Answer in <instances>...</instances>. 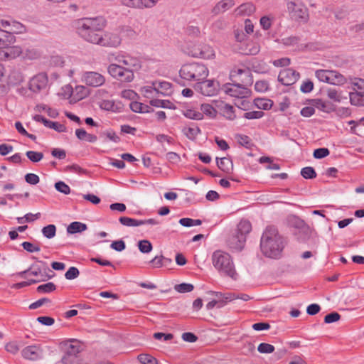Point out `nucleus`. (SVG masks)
I'll return each mask as SVG.
<instances>
[{"mask_svg":"<svg viewBox=\"0 0 364 364\" xmlns=\"http://www.w3.org/2000/svg\"><path fill=\"white\" fill-rule=\"evenodd\" d=\"M87 229L86 224L80 222H73L67 228V232L68 234H75L82 232Z\"/></svg>","mask_w":364,"mask_h":364,"instance_id":"nucleus-28","label":"nucleus"},{"mask_svg":"<svg viewBox=\"0 0 364 364\" xmlns=\"http://www.w3.org/2000/svg\"><path fill=\"white\" fill-rule=\"evenodd\" d=\"M274 346L266 343H262L257 347V350L260 353H272L274 351Z\"/></svg>","mask_w":364,"mask_h":364,"instance_id":"nucleus-56","label":"nucleus"},{"mask_svg":"<svg viewBox=\"0 0 364 364\" xmlns=\"http://www.w3.org/2000/svg\"><path fill=\"white\" fill-rule=\"evenodd\" d=\"M106 26L107 21L102 16L82 18L75 22V28L79 36L93 44L99 39L98 32L102 31Z\"/></svg>","mask_w":364,"mask_h":364,"instance_id":"nucleus-1","label":"nucleus"},{"mask_svg":"<svg viewBox=\"0 0 364 364\" xmlns=\"http://www.w3.org/2000/svg\"><path fill=\"white\" fill-rule=\"evenodd\" d=\"M48 87V77L46 73H39L31 77L28 82V89L33 93H40Z\"/></svg>","mask_w":364,"mask_h":364,"instance_id":"nucleus-9","label":"nucleus"},{"mask_svg":"<svg viewBox=\"0 0 364 364\" xmlns=\"http://www.w3.org/2000/svg\"><path fill=\"white\" fill-rule=\"evenodd\" d=\"M119 223L127 227H138L140 225H143V223L141 220H137L134 218H131L129 217H120L119 218Z\"/></svg>","mask_w":364,"mask_h":364,"instance_id":"nucleus-37","label":"nucleus"},{"mask_svg":"<svg viewBox=\"0 0 364 364\" xmlns=\"http://www.w3.org/2000/svg\"><path fill=\"white\" fill-rule=\"evenodd\" d=\"M287 9L290 17L296 21L306 22L309 18L308 9L301 2L288 1Z\"/></svg>","mask_w":364,"mask_h":364,"instance_id":"nucleus-7","label":"nucleus"},{"mask_svg":"<svg viewBox=\"0 0 364 364\" xmlns=\"http://www.w3.org/2000/svg\"><path fill=\"white\" fill-rule=\"evenodd\" d=\"M212 263L217 271L223 276L236 280L238 274L231 256L222 250H215L212 257Z\"/></svg>","mask_w":364,"mask_h":364,"instance_id":"nucleus-3","label":"nucleus"},{"mask_svg":"<svg viewBox=\"0 0 364 364\" xmlns=\"http://www.w3.org/2000/svg\"><path fill=\"white\" fill-rule=\"evenodd\" d=\"M219 84L213 80H200L196 85V90L205 96H214L217 94Z\"/></svg>","mask_w":364,"mask_h":364,"instance_id":"nucleus-12","label":"nucleus"},{"mask_svg":"<svg viewBox=\"0 0 364 364\" xmlns=\"http://www.w3.org/2000/svg\"><path fill=\"white\" fill-rule=\"evenodd\" d=\"M81 80L87 86L97 87L105 84V77L97 72L86 71L82 73Z\"/></svg>","mask_w":364,"mask_h":364,"instance_id":"nucleus-11","label":"nucleus"},{"mask_svg":"<svg viewBox=\"0 0 364 364\" xmlns=\"http://www.w3.org/2000/svg\"><path fill=\"white\" fill-rule=\"evenodd\" d=\"M21 354L25 359L36 360L41 358L42 350L37 346H28L23 349Z\"/></svg>","mask_w":364,"mask_h":364,"instance_id":"nucleus-18","label":"nucleus"},{"mask_svg":"<svg viewBox=\"0 0 364 364\" xmlns=\"http://www.w3.org/2000/svg\"><path fill=\"white\" fill-rule=\"evenodd\" d=\"M251 230L252 225L248 220H241L237 225L235 233L228 240L230 247L236 250H241L246 242V237Z\"/></svg>","mask_w":364,"mask_h":364,"instance_id":"nucleus-5","label":"nucleus"},{"mask_svg":"<svg viewBox=\"0 0 364 364\" xmlns=\"http://www.w3.org/2000/svg\"><path fill=\"white\" fill-rule=\"evenodd\" d=\"M80 274V272L77 268L71 267L65 274V277L68 280H72L77 278Z\"/></svg>","mask_w":364,"mask_h":364,"instance_id":"nucleus-59","label":"nucleus"},{"mask_svg":"<svg viewBox=\"0 0 364 364\" xmlns=\"http://www.w3.org/2000/svg\"><path fill=\"white\" fill-rule=\"evenodd\" d=\"M221 114L228 119L232 120L235 118V114L232 106L223 102H220L217 105Z\"/></svg>","mask_w":364,"mask_h":364,"instance_id":"nucleus-21","label":"nucleus"},{"mask_svg":"<svg viewBox=\"0 0 364 364\" xmlns=\"http://www.w3.org/2000/svg\"><path fill=\"white\" fill-rule=\"evenodd\" d=\"M46 127L53 129L54 130L58 132H63L65 131V127L63 124H60L58 122H52L48 119V122H46Z\"/></svg>","mask_w":364,"mask_h":364,"instance_id":"nucleus-57","label":"nucleus"},{"mask_svg":"<svg viewBox=\"0 0 364 364\" xmlns=\"http://www.w3.org/2000/svg\"><path fill=\"white\" fill-rule=\"evenodd\" d=\"M65 63L64 59L60 55H53L50 59V64L56 67H63Z\"/></svg>","mask_w":364,"mask_h":364,"instance_id":"nucleus-63","label":"nucleus"},{"mask_svg":"<svg viewBox=\"0 0 364 364\" xmlns=\"http://www.w3.org/2000/svg\"><path fill=\"white\" fill-rule=\"evenodd\" d=\"M65 90L70 92V101L73 102H77L85 98L88 95L87 87L83 85H76L74 88H73L70 85H67L65 87Z\"/></svg>","mask_w":364,"mask_h":364,"instance_id":"nucleus-14","label":"nucleus"},{"mask_svg":"<svg viewBox=\"0 0 364 364\" xmlns=\"http://www.w3.org/2000/svg\"><path fill=\"white\" fill-rule=\"evenodd\" d=\"M9 51L10 52V55L14 59L19 57L23 54V48L19 46H7Z\"/></svg>","mask_w":364,"mask_h":364,"instance_id":"nucleus-54","label":"nucleus"},{"mask_svg":"<svg viewBox=\"0 0 364 364\" xmlns=\"http://www.w3.org/2000/svg\"><path fill=\"white\" fill-rule=\"evenodd\" d=\"M264 115L262 111H251L247 112L244 114L243 117L247 119H260Z\"/></svg>","mask_w":364,"mask_h":364,"instance_id":"nucleus-58","label":"nucleus"},{"mask_svg":"<svg viewBox=\"0 0 364 364\" xmlns=\"http://www.w3.org/2000/svg\"><path fill=\"white\" fill-rule=\"evenodd\" d=\"M55 188L58 191L65 195H68L70 193V188L63 181H58L55 183Z\"/></svg>","mask_w":364,"mask_h":364,"instance_id":"nucleus-55","label":"nucleus"},{"mask_svg":"<svg viewBox=\"0 0 364 364\" xmlns=\"http://www.w3.org/2000/svg\"><path fill=\"white\" fill-rule=\"evenodd\" d=\"M200 112L210 118H215L217 116V110L210 104H202Z\"/></svg>","mask_w":364,"mask_h":364,"instance_id":"nucleus-39","label":"nucleus"},{"mask_svg":"<svg viewBox=\"0 0 364 364\" xmlns=\"http://www.w3.org/2000/svg\"><path fill=\"white\" fill-rule=\"evenodd\" d=\"M183 134L190 139H194L199 134L200 129L198 127H184L183 129Z\"/></svg>","mask_w":364,"mask_h":364,"instance_id":"nucleus-43","label":"nucleus"},{"mask_svg":"<svg viewBox=\"0 0 364 364\" xmlns=\"http://www.w3.org/2000/svg\"><path fill=\"white\" fill-rule=\"evenodd\" d=\"M299 77V73L291 68L282 70L278 75V80L284 85L289 86L294 84Z\"/></svg>","mask_w":364,"mask_h":364,"instance_id":"nucleus-13","label":"nucleus"},{"mask_svg":"<svg viewBox=\"0 0 364 364\" xmlns=\"http://www.w3.org/2000/svg\"><path fill=\"white\" fill-rule=\"evenodd\" d=\"M138 360L141 364H158V360L149 354H140Z\"/></svg>","mask_w":364,"mask_h":364,"instance_id":"nucleus-46","label":"nucleus"},{"mask_svg":"<svg viewBox=\"0 0 364 364\" xmlns=\"http://www.w3.org/2000/svg\"><path fill=\"white\" fill-rule=\"evenodd\" d=\"M329 71L330 70H317L315 76L320 82L328 83Z\"/></svg>","mask_w":364,"mask_h":364,"instance_id":"nucleus-47","label":"nucleus"},{"mask_svg":"<svg viewBox=\"0 0 364 364\" xmlns=\"http://www.w3.org/2000/svg\"><path fill=\"white\" fill-rule=\"evenodd\" d=\"M200 49L201 50V55H200V58L210 59L215 56L214 50L209 45L201 44V48Z\"/></svg>","mask_w":364,"mask_h":364,"instance_id":"nucleus-40","label":"nucleus"},{"mask_svg":"<svg viewBox=\"0 0 364 364\" xmlns=\"http://www.w3.org/2000/svg\"><path fill=\"white\" fill-rule=\"evenodd\" d=\"M110 247L116 251L122 252L125 249L126 245L122 240H119L113 241L110 245Z\"/></svg>","mask_w":364,"mask_h":364,"instance_id":"nucleus-64","label":"nucleus"},{"mask_svg":"<svg viewBox=\"0 0 364 364\" xmlns=\"http://www.w3.org/2000/svg\"><path fill=\"white\" fill-rule=\"evenodd\" d=\"M260 50V46L257 42L255 41H249L247 43L245 46V48L244 49V53L247 55H256Z\"/></svg>","mask_w":364,"mask_h":364,"instance_id":"nucleus-36","label":"nucleus"},{"mask_svg":"<svg viewBox=\"0 0 364 364\" xmlns=\"http://www.w3.org/2000/svg\"><path fill=\"white\" fill-rule=\"evenodd\" d=\"M140 92L143 95V97H144L146 99H149V100L159 96L153 81L151 82L149 84L141 87Z\"/></svg>","mask_w":364,"mask_h":364,"instance_id":"nucleus-22","label":"nucleus"},{"mask_svg":"<svg viewBox=\"0 0 364 364\" xmlns=\"http://www.w3.org/2000/svg\"><path fill=\"white\" fill-rule=\"evenodd\" d=\"M130 109L134 112L148 113L152 111L150 106L139 102L134 101L129 105Z\"/></svg>","mask_w":364,"mask_h":364,"instance_id":"nucleus-29","label":"nucleus"},{"mask_svg":"<svg viewBox=\"0 0 364 364\" xmlns=\"http://www.w3.org/2000/svg\"><path fill=\"white\" fill-rule=\"evenodd\" d=\"M209 70L203 63H191L183 65L179 71L180 77L188 81H200L208 76Z\"/></svg>","mask_w":364,"mask_h":364,"instance_id":"nucleus-4","label":"nucleus"},{"mask_svg":"<svg viewBox=\"0 0 364 364\" xmlns=\"http://www.w3.org/2000/svg\"><path fill=\"white\" fill-rule=\"evenodd\" d=\"M75 135L78 139L90 143H94L97 140L96 135L89 134L83 129H77L75 130Z\"/></svg>","mask_w":364,"mask_h":364,"instance_id":"nucleus-25","label":"nucleus"},{"mask_svg":"<svg viewBox=\"0 0 364 364\" xmlns=\"http://www.w3.org/2000/svg\"><path fill=\"white\" fill-rule=\"evenodd\" d=\"M194 287L191 284L182 283L176 284L174 287V289L179 293H188L193 290Z\"/></svg>","mask_w":364,"mask_h":364,"instance_id":"nucleus-51","label":"nucleus"},{"mask_svg":"<svg viewBox=\"0 0 364 364\" xmlns=\"http://www.w3.org/2000/svg\"><path fill=\"white\" fill-rule=\"evenodd\" d=\"M235 4V0H221L213 8L212 13L215 15L224 13L232 8Z\"/></svg>","mask_w":364,"mask_h":364,"instance_id":"nucleus-20","label":"nucleus"},{"mask_svg":"<svg viewBox=\"0 0 364 364\" xmlns=\"http://www.w3.org/2000/svg\"><path fill=\"white\" fill-rule=\"evenodd\" d=\"M100 107L106 111L117 112L119 110V106L113 100H104L100 103Z\"/></svg>","mask_w":364,"mask_h":364,"instance_id":"nucleus-34","label":"nucleus"},{"mask_svg":"<svg viewBox=\"0 0 364 364\" xmlns=\"http://www.w3.org/2000/svg\"><path fill=\"white\" fill-rule=\"evenodd\" d=\"M272 21L273 18H270L267 16H262L259 21L260 26L264 30H268L272 26Z\"/></svg>","mask_w":364,"mask_h":364,"instance_id":"nucleus-62","label":"nucleus"},{"mask_svg":"<svg viewBox=\"0 0 364 364\" xmlns=\"http://www.w3.org/2000/svg\"><path fill=\"white\" fill-rule=\"evenodd\" d=\"M327 97L336 102H341L343 100H347V97L342 96V92L334 88H329L326 90Z\"/></svg>","mask_w":364,"mask_h":364,"instance_id":"nucleus-33","label":"nucleus"},{"mask_svg":"<svg viewBox=\"0 0 364 364\" xmlns=\"http://www.w3.org/2000/svg\"><path fill=\"white\" fill-rule=\"evenodd\" d=\"M31 259L33 260H36V262H38L44 265V267L43 269L40 267H37L33 270H31L30 272V274L33 276H41V279H39L40 281H46L50 278H52L55 273L46 265V263L42 261L38 260L36 257L33 256L31 257Z\"/></svg>","mask_w":364,"mask_h":364,"instance_id":"nucleus-15","label":"nucleus"},{"mask_svg":"<svg viewBox=\"0 0 364 364\" xmlns=\"http://www.w3.org/2000/svg\"><path fill=\"white\" fill-rule=\"evenodd\" d=\"M159 96H171L173 93V87L171 82L156 80L153 81Z\"/></svg>","mask_w":364,"mask_h":364,"instance_id":"nucleus-16","label":"nucleus"},{"mask_svg":"<svg viewBox=\"0 0 364 364\" xmlns=\"http://www.w3.org/2000/svg\"><path fill=\"white\" fill-rule=\"evenodd\" d=\"M210 294L216 297L217 301H221L223 303V306L228 301L235 299V296L232 294H222L219 291H210Z\"/></svg>","mask_w":364,"mask_h":364,"instance_id":"nucleus-35","label":"nucleus"},{"mask_svg":"<svg viewBox=\"0 0 364 364\" xmlns=\"http://www.w3.org/2000/svg\"><path fill=\"white\" fill-rule=\"evenodd\" d=\"M56 286L53 282H48L44 284L39 285L37 287V291L39 293H50L55 291Z\"/></svg>","mask_w":364,"mask_h":364,"instance_id":"nucleus-49","label":"nucleus"},{"mask_svg":"<svg viewBox=\"0 0 364 364\" xmlns=\"http://www.w3.org/2000/svg\"><path fill=\"white\" fill-rule=\"evenodd\" d=\"M243 76L244 78L241 79L242 83L252 84V79L251 77L250 71L247 68H235L230 72V77L232 80L239 77Z\"/></svg>","mask_w":364,"mask_h":364,"instance_id":"nucleus-19","label":"nucleus"},{"mask_svg":"<svg viewBox=\"0 0 364 364\" xmlns=\"http://www.w3.org/2000/svg\"><path fill=\"white\" fill-rule=\"evenodd\" d=\"M349 99L351 105L358 107H364V92H350Z\"/></svg>","mask_w":364,"mask_h":364,"instance_id":"nucleus-26","label":"nucleus"},{"mask_svg":"<svg viewBox=\"0 0 364 364\" xmlns=\"http://www.w3.org/2000/svg\"><path fill=\"white\" fill-rule=\"evenodd\" d=\"M42 234L48 239H51L55 237L56 233V227L55 225H48L42 229Z\"/></svg>","mask_w":364,"mask_h":364,"instance_id":"nucleus-44","label":"nucleus"},{"mask_svg":"<svg viewBox=\"0 0 364 364\" xmlns=\"http://www.w3.org/2000/svg\"><path fill=\"white\" fill-rule=\"evenodd\" d=\"M201 44H194L191 47H188L186 51L188 55L194 58H200L201 55Z\"/></svg>","mask_w":364,"mask_h":364,"instance_id":"nucleus-48","label":"nucleus"},{"mask_svg":"<svg viewBox=\"0 0 364 364\" xmlns=\"http://www.w3.org/2000/svg\"><path fill=\"white\" fill-rule=\"evenodd\" d=\"M134 33L133 30L129 28H122L120 31H114L112 32H105L102 36L100 34L99 39L95 44L109 48H117L122 43L120 33L122 32Z\"/></svg>","mask_w":364,"mask_h":364,"instance_id":"nucleus-6","label":"nucleus"},{"mask_svg":"<svg viewBox=\"0 0 364 364\" xmlns=\"http://www.w3.org/2000/svg\"><path fill=\"white\" fill-rule=\"evenodd\" d=\"M301 175L305 179H313L316 177V173L311 166L304 167L301 170Z\"/></svg>","mask_w":364,"mask_h":364,"instance_id":"nucleus-45","label":"nucleus"},{"mask_svg":"<svg viewBox=\"0 0 364 364\" xmlns=\"http://www.w3.org/2000/svg\"><path fill=\"white\" fill-rule=\"evenodd\" d=\"M217 166L219 169L227 174H230L233 172L232 161H216Z\"/></svg>","mask_w":364,"mask_h":364,"instance_id":"nucleus-38","label":"nucleus"},{"mask_svg":"<svg viewBox=\"0 0 364 364\" xmlns=\"http://www.w3.org/2000/svg\"><path fill=\"white\" fill-rule=\"evenodd\" d=\"M223 90L227 95L237 99L247 98L251 92L250 89L240 83L226 84Z\"/></svg>","mask_w":364,"mask_h":364,"instance_id":"nucleus-10","label":"nucleus"},{"mask_svg":"<svg viewBox=\"0 0 364 364\" xmlns=\"http://www.w3.org/2000/svg\"><path fill=\"white\" fill-rule=\"evenodd\" d=\"M63 172L65 173H83V174H88L90 173L89 171L87 169L80 166L77 164H72V165H68L65 166L60 169Z\"/></svg>","mask_w":364,"mask_h":364,"instance_id":"nucleus-32","label":"nucleus"},{"mask_svg":"<svg viewBox=\"0 0 364 364\" xmlns=\"http://www.w3.org/2000/svg\"><path fill=\"white\" fill-rule=\"evenodd\" d=\"M284 247V240L274 226H267L260 240L262 254L269 258L277 259L282 255Z\"/></svg>","mask_w":364,"mask_h":364,"instance_id":"nucleus-2","label":"nucleus"},{"mask_svg":"<svg viewBox=\"0 0 364 364\" xmlns=\"http://www.w3.org/2000/svg\"><path fill=\"white\" fill-rule=\"evenodd\" d=\"M16 41V36L9 31H2L0 32V46L7 47L14 44Z\"/></svg>","mask_w":364,"mask_h":364,"instance_id":"nucleus-23","label":"nucleus"},{"mask_svg":"<svg viewBox=\"0 0 364 364\" xmlns=\"http://www.w3.org/2000/svg\"><path fill=\"white\" fill-rule=\"evenodd\" d=\"M22 247L30 253L39 252L41 247L39 244H34L30 242H23L21 243Z\"/></svg>","mask_w":364,"mask_h":364,"instance_id":"nucleus-50","label":"nucleus"},{"mask_svg":"<svg viewBox=\"0 0 364 364\" xmlns=\"http://www.w3.org/2000/svg\"><path fill=\"white\" fill-rule=\"evenodd\" d=\"M329 154V150L327 148H319L315 149L313 156L314 158L320 159L326 157Z\"/></svg>","mask_w":364,"mask_h":364,"instance_id":"nucleus-61","label":"nucleus"},{"mask_svg":"<svg viewBox=\"0 0 364 364\" xmlns=\"http://www.w3.org/2000/svg\"><path fill=\"white\" fill-rule=\"evenodd\" d=\"M183 114L186 117L194 119L200 120L203 119V113L194 109H187L183 112Z\"/></svg>","mask_w":364,"mask_h":364,"instance_id":"nucleus-42","label":"nucleus"},{"mask_svg":"<svg viewBox=\"0 0 364 364\" xmlns=\"http://www.w3.org/2000/svg\"><path fill=\"white\" fill-rule=\"evenodd\" d=\"M314 106L318 109L319 110L323 112H328V103L327 102L323 101L321 99L314 100Z\"/></svg>","mask_w":364,"mask_h":364,"instance_id":"nucleus-60","label":"nucleus"},{"mask_svg":"<svg viewBox=\"0 0 364 364\" xmlns=\"http://www.w3.org/2000/svg\"><path fill=\"white\" fill-rule=\"evenodd\" d=\"M121 63L124 65L125 69H128L132 73L134 70H139L141 66V61L138 58L133 57L126 53H124Z\"/></svg>","mask_w":364,"mask_h":364,"instance_id":"nucleus-17","label":"nucleus"},{"mask_svg":"<svg viewBox=\"0 0 364 364\" xmlns=\"http://www.w3.org/2000/svg\"><path fill=\"white\" fill-rule=\"evenodd\" d=\"M255 106L263 110H269L273 106V101L267 98H255L254 100Z\"/></svg>","mask_w":364,"mask_h":364,"instance_id":"nucleus-31","label":"nucleus"},{"mask_svg":"<svg viewBox=\"0 0 364 364\" xmlns=\"http://www.w3.org/2000/svg\"><path fill=\"white\" fill-rule=\"evenodd\" d=\"M138 247L139 251L142 253H149L153 248L151 243L146 240L139 241L138 243Z\"/></svg>","mask_w":364,"mask_h":364,"instance_id":"nucleus-53","label":"nucleus"},{"mask_svg":"<svg viewBox=\"0 0 364 364\" xmlns=\"http://www.w3.org/2000/svg\"><path fill=\"white\" fill-rule=\"evenodd\" d=\"M107 72L113 78L122 82H130L134 78V73L116 63H110Z\"/></svg>","mask_w":364,"mask_h":364,"instance_id":"nucleus-8","label":"nucleus"},{"mask_svg":"<svg viewBox=\"0 0 364 364\" xmlns=\"http://www.w3.org/2000/svg\"><path fill=\"white\" fill-rule=\"evenodd\" d=\"M23 58L28 60L38 59L41 54L38 50L33 48H26L23 50V54H21Z\"/></svg>","mask_w":364,"mask_h":364,"instance_id":"nucleus-41","label":"nucleus"},{"mask_svg":"<svg viewBox=\"0 0 364 364\" xmlns=\"http://www.w3.org/2000/svg\"><path fill=\"white\" fill-rule=\"evenodd\" d=\"M8 31L13 35L22 34L26 32V26L16 21H10Z\"/></svg>","mask_w":364,"mask_h":364,"instance_id":"nucleus-27","label":"nucleus"},{"mask_svg":"<svg viewBox=\"0 0 364 364\" xmlns=\"http://www.w3.org/2000/svg\"><path fill=\"white\" fill-rule=\"evenodd\" d=\"M124 53L123 51L111 52L107 55V60L111 63L114 61L121 63Z\"/></svg>","mask_w":364,"mask_h":364,"instance_id":"nucleus-52","label":"nucleus"},{"mask_svg":"<svg viewBox=\"0 0 364 364\" xmlns=\"http://www.w3.org/2000/svg\"><path fill=\"white\" fill-rule=\"evenodd\" d=\"M346 82V77L336 70L329 71V80L328 84L333 85H341L345 84Z\"/></svg>","mask_w":364,"mask_h":364,"instance_id":"nucleus-24","label":"nucleus"},{"mask_svg":"<svg viewBox=\"0 0 364 364\" xmlns=\"http://www.w3.org/2000/svg\"><path fill=\"white\" fill-rule=\"evenodd\" d=\"M23 80V76L18 70H13L8 76V84L9 85H16Z\"/></svg>","mask_w":364,"mask_h":364,"instance_id":"nucleus-30","label":"nucleus"}]
</instances>
